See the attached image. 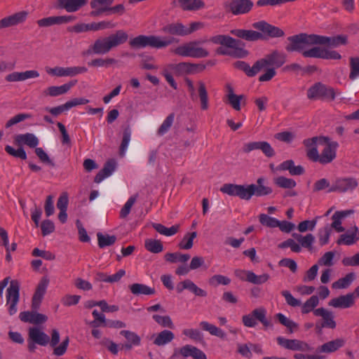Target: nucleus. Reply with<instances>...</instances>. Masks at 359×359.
<instances>
[{
    "label": "nucleus",
    "mask_w": 359,
    "mask_h": 359,
    "mask_svg": "<svg viewBox=\"0 0 359 359\" xmlns=\"http://www.w3.org/2000/svg\"><path fill=\"white\" fill-rule=\"evenodd\" d=\"M285 62V54L274 50L265 55L264 57L257 60L252 67L245 61H237L235 67L249 77H254L260 71L265 69V72L259 77V81L265 82L271 81L276 75V69L282 67Z\"/></svg>",
    "instance_id": "nucleus-1"
},
{
    "label": "nucleus",
    "mask_w": 359,
    "mask_h": 359,
    "mask_svg": "<svg viewBox=\"0 0 359 359\" xmlns=\"http://www.w3.org/2000/svg\"><path fill=\"white\" fill-rule=\"evenodd\" d=\"M288 43L285 50L289 52L301 51L308 46L317 45H327L330 47L336 48L340 45L347 43V37L344 35L336 36H326L316 34L299 33L287 37Z\"/></svg>",
    "instance_id": "nucleus-2"
},
{
    "label": "nucleus",
    "mask_w": 359,
    "mask_h": 359,
    "mask_svg": "<svg viewBox=\"0 0 359 359\" xmlns=\"http://www.w3.org/2000/svg\"><path fill=\"white\" fill-rule=\"evenodd\" d=\"M265 179L259 177L257 180V184H251L247 185L224 184L220 191L231 196H238L241 199L249 201L252 196H264L272 193V189L265 186Z\"/></svg>",
    "instance_id": "nucleus-3"
},
{
    "label": "nucleus",
    "mask_w": 359,
    "mask_h": 359,
    "mask_svg": "<svg viewBox=\"0 0 359 359\" xmlns=\"http://www.w3.org/2000/svg\"><path fill=\"white\" fill-rule=\"evenodd\" d=\"M179 40L172 36H161L156 35H139L129 41L133 48L140 49L146 47L161 49L178 43Z\"/></svg>",
    "instance_id": "nucleus-4"
},
{
    "label": "nucleus",
    "mask_w": 359,
    "mask_h": 359,
    "mask_svg": "<svg viewBox=\"0 0 359 359\" xmlns=\"http://www.w3.org/2000/svg\"><path fill=\"white\" fill-rule=\"evenodd\" d=\"M320 140L325 144L320 154H319L317 147H313L307 150V157L313 162H318L322 165L330 163L337 157L339 144L336 141H331L328 137H320Z\"/></svg>",
    "instance_id": "nucleus-5"
},
{
    "label": "nucleus",
    "mask_w": 359,
    "mask_h": 359,
    "mask_svg": "<svg viewBox=\"0 0 359 359\" xmlns=\"http://www.w3.org/2000/svg\"><path fill=\"white\" fill-rule=\"evenodd\" d=\"M13 143L15 146L18 147V149H15L10 145H6L5 147V151L13 157L19 158L22 160H26L27 154L22 146L25 144L30 148L36 149V146L39 143V140L33 133H27L25 134L15 135L14 137Z\"/></svg>",
    "instance_id": "nucleus-6"
},
{
    "label": "nucleus",
    "mask_w": 359,
    "mask_h": 359,
    "mask_svg": "<svg viewBox=\"0 0 359 359\" xmlns=\"http://www.w3.org/2000/svg\"><path fill=\"white\" fill-rule=\"evenodd\" d=\"M128 38V34L123 30H118L108 37L97 39L92 46V50L95 54H106L114 47L124 43Z\"/></svg>",
    "instance_id": "nucleus-7"
},
{
    "label": "nucleus",
    "mask_w": 359,
    "mask_h": 359,
    "mask_svg": "<svg viewBox=\"0 0 359 359\" xmlns=\"http://www.w3.org/2000/svg\"><path fill=\"white\" fill-rule=\"evenodd\" d=\"M205 41V40H194L189 41L177 47L174 49L173 53L182 57L193 58L206 57L210 55L209 51L201 46V44Z\"/></svg>",
    "instance_id": "nucleus-8"
},
{
    "label": "nucleus",
    "mask_w": 359,
    "mask_h": 359,
    "mask_svg": "<svg viewBox=\"0 0 359 359\" xmlns=\"http://www.w3.org/2000/svg\"><path fill=\"white\" fill-rule=\"evenodd\" d=\"M334 89L320 82L316 83L307 90V97L310 100L320 99L332 101L335 99Z\"/></svg>",
    "instance_id": "nucleus-9"
},
{
    "label": "nucleus",
    "mask_w": 359,
    "mask_h": 359,
    "mask_svg": "<svg viewBox=\"0 0 359 359\" xmlns=\"http://www.w3.org/2000/svg\"><path fill=\"white\" fill-rule=\"evenodd\" d=\"M301 53L304 57H313L321 58L325 60H340L341 55L336 50H331L326 48H323L320 46H313L310 49H303Z\"/></svg>",
    "instance_id": "nucleus-10"
},
{
    "label": "nucleus",
    "mask_w": 359,
    "mask_h": 359,
    "mask_svg": "<svg viewBox=\"0 0 359 359\" xmlns=\"http://www.w3.org/2000/svg\"><path fill=\"white\" fill-rule=\"evenodd\" d=\"M20 283L17 280H12L6 290V302L9 305L8 313L11 316L17 312V304L20 299Z\"/></svg>",
    "instance_id": "nucleus-11"
},
{
    "label": "nucleus",
    "mask_w": 359,
    "mask_h": 359,
    "mask_svg": "<svg viewBox=\"0 0 359 359\" xmlns=\"http://www.w3.org/2000/svg\"><path fill=\"white\" fill-rule=\"evenodd\" d=\"M358 185V181L354 177H341L334 182L328 192L345 193L352 191Z\"/></svg>",
    "instance_id": "nucleus-12"
},
{
    "label": "nucleus",
    "mask_w": 359,
    "mask_h": 359,
    "mask_svg": "<svg viewBox=\"0 0 359 359\" xmlns=\"http://www.w3.org/2000/svg\"><path fill=\"white\" fill-rule=\"evenodd\" d=\"M251 0H230L226 5L227 10L234 15L248 13L253 7Z\"/></svg>",
    "instance_id": "nucleus-13"
},
{
    "label": "nucleus",
    "mask_w": 359,
    "mask_h": 359,
    "mask_svg": "<svg viewBox=\"0 0 359 359\" xmlns=\"http://www.w3.org/2000/svg\"><path fill=\"white\" fill-rule=\"evenodd\" d=\"M60 337L58 330L53 329L51 332V338L48 343L50 344V346L53 348V354L56 356L63 355L66 353L69 343V337H66L62 343L57 346L60 341Z\"/></svg>",
    "instance_id": "nucleus-14"
},
{
    "label": "nucleus",
    "mask_w": 359,
    "mask_h": 359,
    "mask_svg": "<svg viewBox=\"0 0 359 359\" xmlns=\"http://www.w3.org/2000/svg\"><path fill=\"white\" fill-rule=\"evenodd\" d=\"M252 27L261 31L271 38H279L285 36V32L280 28L272 25L264 20L254 22Z\"/></svg>",
    "instance_id": "nucleus-15"
},
{
    "label": "nucleus",
    "mask_w": 359,
    "mask_h": 359,
    "mask_svg": "<svg viewBox=\"0 0 359 359\" xmlns=\"http://www.w3.org/2000/svg\"><path fill=\"white\" fill-rule=\"evenodd\" d=\"M276 340L280 346L289 350L299 351H310L313 350L307 343L299 339H289L283 337H278Z\"/></svg>",
    "instance_id": "nucleus-16"
},
{
    "label": "nucleus",
    "mask_w": 359,
    "mask_h": 359,
    "mask_svg": "<svg viewBox=\"0 0 359 359\" xmlns=\"http://www.w3.org/2000/svg\"><path fill=\"white\" fill-rule=\"evenodd\" d=\"M28 15L27 11H21L2 18L0 20V29L24 23Z\"/></svg>",
    "instance_id": "nucleus-17"
},
{
    "label": "nucleus",
    "mask_w": 359,
    "mask_h": 359,
    "mask_svg": "<svg viewBox=\"0 0 359 359\" xmlns=\"http://www.w3.org/2000/svg\"><path fill=\"white\" fill-rule=\"evenodd\" d=\"M49 283V279L44 276L43 277L36 286L34 294L32 299V310H38L40 307L41 301L46 294L47 287Z\"/></svg>",
    "instance_id": "nucleus-18"
},
{
    "label": "nucleus",
    "mask_w": 359,
    "mask_h": 359,
    "mask_svg": "<svg viewBox=\"0 0 359 359\" xmlns=\"http://www.w3.org/2000/svg\"><path fill=\"white\" fill-rule=\"evenodd\" d=\"M77 83L76 80L71 81L60 86H52L43 90L44 97H57L67 93Z\"/></svg>",
    "instance_id": "nucleus-19"
},
{
    "label": "nucleus",
    "mask_w": 359,
    "mask_h": 359,
    "mask_svg": "<svg viewBox=\"0 0 359 359\" xmlns=\"http://www.w3.org/2000/svg\"><path fill=\"white\" fill-rule=\"evenodd\" d=\"M230 33L248 41H256L264 39L262 33L251 29H231Z\"/></svg>",
    "instance_id": "nucleus-20"
},
{
    "label": "nucleus",
    "mask_w": 359,
    "mask_h": 359,
    "mask_svg": "<svg viewBox=\"0 0 359 359\" xmlns=\"http://www.w3.org/2000/svg\"><path fill=\"white\" fill-rule=\"evenodd\" d=\"M161 32L165 34H168V36H185V25L180 22H171L165 25L161 28Z\"/></svg>",
    "instance_id": "nucleus-21"
},
{
    "label": "nucleus",
    "mask_w": 359,
    "mask_h": 359,
    "mask_svg": "<svg viewBox=\"0 0 359 359\" xmlns=\"http://www.w3.org/2000/svg\"><path fill=\"white\" fill-rule=\"evenodd\" d=\"M19 318L22 322L32 324L43 323L48 319L46 316L37 313L36 310L21 312L19 315Z\"/></svg>",
    "instance_id": "nucleus-22"
},
{
    "label": "nucleus",
    "mask_w": 359,
    "mask_h": 359,
    "mask_svg": "<svg viewBox=\"0 0 359 359\" xmlns=\"http://www.w3.org/2000/svg\"><path fill=\"white\" fill-rule=\"evenodd\" d=\"M210 42L214 44H219L227 48H236L237 46H241L243 43L236 40L234 38L224 34L215 35L210 38Z\"/></svg>",
    "instance_id": "nucleus-23"
},
{
    "label": "nucleus",
    "mask_w": 359,
    "mask_h": 359,
    "mask_svg": "<svg viewBox=\"0 0 359 359\" xmlns=\"http://www.w3.org/2000/svg\"><path fill=\"white\" fill-rule=\"evenodd\" d=\"M313 314L316 316H320L323 319L321 327H329L334 329L336 327V322L334 320V315L332 311H327L324 308H318L314 310Z\"/></svg>",
    "instance_id": "nucleus-24"
},
{
    "label": "nucleus",
    "mask_w": 359,
    "mask_h": 359,
    "mask_svg": "<svg viewBox=\"0 0 359 359\" xmlns=\"http://www.w3.org/2000/svg\"><path fill=\"white\" fill-rule=\"evenodd\" d=\"M354 304V294L348 293L346 295H341L337 298H333L328 303L329 306L341 309L350 308Z\"/></svg>",
    "instance_id": "nucleus-25"
},
{
    "label": "nucleus",
    "mask_w": 359,
    "mask_h": 359,
    "mask_svg": "<svg viewBox=\"0 0 359 359\" xmlns=\"http://www.w3.org/2000/svg\"><path fill=\"white\" fill-rule=\"evenodd\" d=\"M29 339L40 346H46L48 345L49 336L37 327H30L28 333Z\"/></svg>",
    "instance_id": "nucleus-26"
},
{
    "label": "nucleus",
    "mask_w": 359,
    "mask_h": 359,
    "mask_svg": "<svg viewBox=\"0 0 359 359\" xmlns=\"http://www.w3.org/2000/svg\"><path fill=\"white\" fill-rule=\"evenodd\" d=\"M116 163L114 159H109L103 168L97 172L94 178L95 183L101 182L104 179L110 176L116 169Z\"/></svg>",
    "instance_id": "nucleus-27"
},
{
    "label": "nucleus",
    "mask_w": 359,
    "mask_h": 359,
    "mask_svg": "<svg viewBox=\"0 0 359 359\" xmlns=\"http://www.w3.org/2000/svg\"><path fill=\"white\" fill-rule=\"evenodd\" d=\"M359 240V230L357 226L354 225L347 233L340 236L337 241L338 245L345 244L351 245Z\"/></svg>",
    "instance_id": "nucleus-28"
},
{
    "label": "nucleus",
    "mask_w": 359,
    "mask_h": 359,
    "mask_svg": "<svg viewBox=\"0 0 359 359\" xmlns=\"http://www.w3.org/2000/svg\"><path fill=\"white\" fill-rule=\"evenodd\" d=\"M86 4V0H58L57 7L67 12H75Z\"/></svg>",
    "instance_id": "nucleus-29"
},
{
    "label": "nucleus",
    "mask_w": 359,
    "mask_h": 359,
    "mask_svg": "<svg viewBox=\"0 0 359 359\" xmlns=\"http://www.w3.org/2000/svg\"><path fill=\"white\" fill-rule=\"evenodd\" d=\"M279 170H288L291 175H302L304 173L305 170L302 165H294L292 160H287L281 163L278 166Z\"/></svg>",
    "instance_id": "nucleus-30"
},
{
    "label": "nucleus",
    "mask_w": 359,
    "mask_h": 359,
    "mask_svg": "<svg viewBox=\"0 0 359 359\" xmlns=\"http://www.w3.org/2000/svg\"><path fill=\"white\" fill-rule=\"evenodd\" d=\"M178 3L183 11H196L205 7L202 0H178Z\"/></svg>",
    "instance_id": "nucleus-31"
},
{
    "label": "nucleus",
    "mask_w": 359,
    "mask_h": 359,
    "mask_svg": "<svg viewBox=\"0 0 359 359\" xmlns=\"http://www.w3.org/2000/svg\"><path fill=\"white\" fill-rule=\"evenodd\" d=\"M246 273V280L256 285H260L266 283L270 278L268 273H263L260 276L256 275L254 272L248 271H236V275L238 276V273Z\"/></svg>",
    "instance_id": "nucleus-32"
},
{
    "label": "nucleus",
    "mask_w": 359,
    "mask_h": 359,
    "mask_svg": "<svg viewBox=\"0 0 359 359\" xmlns=\"http://www.w3.org/2000/svg\"><path fill=\"white\" fill-rule=\"evenodd\" d=\"M174 338L175 334L172 332L164 330L156 335L153 343L156 346H161L170 343Z\"/></svg>",
    "instance_id": "nucleus-33"
},
{
    "label": "nucleus",
    "mask_w": 359,
    "mask_h": 359,
    "mask_svg": "<svg viewBox=\"0 0 359 359\" xmlns=\"http://www.w3.org/2000/svg\"><path fill=\"white\" fill-rule=\"evenodd\" d=\"M344 344L345 341L343 339H336L320 346L318 351L323 353H332L344 346Z\"/></svg>",
    "instance_id": "nucleus-34"
},
{
    "label": "nucleus",
    "mask_w": 359,
    "mask_h": 359,
    "mask_svg": "<svg viewBox=\"0 0 359 359\" xmlns=\"http://www.w3.org/2000/svg\"><path fill=\"white\" fill-rule=\"evenodd\" d=\"M130 292L135 295H151L155 294V289L141 283H134L129 286Z\"/></svg>",
    "instance_id": "nucleus-35"
},
{
    "label": "nucleus",
    "mask_w": 359,
    "mask_h": 359,
    "mask_svg": "<svg viewBox=\"0 0 359 359\" xmlns=\"http://www.w3.org/2000/svg\"><path fill=\"white\" fill-rule=\"evenodd\" d=\"M197 86L201 108L202 110H207L208 109V95L205 84L203 81H199L197 83Z\"/></svg>",
    "instance_id": "nucleus-36"
},
{
    "label": "nucleus",
    "mask_w": 359,
    "mask_h": 359,
    "mask_svg": "<svg viewBox=\"0 0 359 359\" xmlns=\"http://www.w3.org/2000/svg\"><path fill=\"white\" fill-rule=\"evenodd\" d=\"M199 325L203 330L208 332L211 335L221 339H224L226 337V334L222 330L207 321H201Z\"/></svg>",
    "instance_id": "nucleus-37"
},
{
    "label": "nucleus",
    "mask_w": 359,
    "mask_h": 359,
    "mask_svg": "<svg viewBox=\"0 0 359 359\" xmlns=\"http://www.w3.org/2000/svg\"><path fill=\"white\" fill-rule=\"evenodd\" d=\"M347 215V212L344 211H337L332 216V223L330 226L331 230L334 229L337 232H343L345 229L341 226V219Z\"/></svg>",
    "instance_id": "nucleus-38"
},
{
    "label": "nucleus",
    "mask_w": 359,
    "mask_h": 359,
    "mask_svg": "<svg viewBox=\"0 0 359 359\" xmlns=\"http://www.w3.org/2000/svg\"><path fill=\"white\" fill-rule=\"evenodd\" d=\"M276 318L281 325L287 328L289 333L292 334L298 330V324L285 316L283 313H277Z\"/></svg>",
    "instance_id": "nucleus-39"
},
{
    "label": "nucleus",
    "mask_w": 359,
    "mask_h": 359,
    "mask_svg": "<svg viewBox=\"0 0 359 359\" xmlns=\"http://www.w3.org/2000/svg\"><path fill=\"white\" fill-rule=\"evenodd\" d=\"M152 227L159 233L166 236H171L177 233L179 231V225H173L170 228L165 227L164 225L158 223H153Z\"/></svg>",
    "instance_id": "nucleus-40"
},
{
    "label": "nucleus",
    "mask_w": 359,
    "mask_h": 359,
    "mask_svg": "<svg viewBox=\"0 0 359 359\" xmlns=\"http://www.w3.org/2000/svg\"><path fill=\"white\" fill-rule=\"evenodd\" d=\"M98 246L100 248H104L107 246L114 245L116 241V236L114 235L110 236L108 234H102L100 232L97 233Z\"/></svg>",
    "instance_id": "nucleus-41"
},
{
    "label": "nucleus",
    "mask_w": 359,
    "mask_h": 359,
    "mask_svg": "<svg viewBox=\"0 0 359 359\" xmlns=\"http://www.w3.org/2000/svg\"><path fill=\"white\" fill-rule=\"evenodd\" d=\"M145 248L152 253H159L163 250V245L161 241L156 239H147L144 242Z\"/></svg>",
    "instance_id": "nucleus-42"
},
{
    "label": "nucleus",
    "mask_w": 359,
    "mask_h": 359,
    "mask_svg": "<svg viewBox=\"0 0 359 359\" xmlns=\"http://www.w3.org/2000/svg\"><path fill=\"white\" fill-rule=\"evenodd\" d=\"M355 278L354 273H348L344 278L332 283L333 288L344 289L347 288Z\"/></svg>",
    "instance_id": "nucleus-43"
},
{
    "label": "nucleus",
    "mask_w": 359,
    "mask_h": 359,
    "mask_svg": "<svg viewBox=\"0 0 359 359\" xmlns=\"http://www.w3.org/2000/svg\"><path fill=\"white\" fill-rule=\"evenodd\" d=\"M130 136H131V130L129 126H127L123 130V138L122 141L119 147V155L121 156H124L126 151L127 150L128 144L130 140Z\"/></svg>",
    "instance_id": "nucleus-44"
},
{
    "label": "nucleus",
    "mask_w": 359,
    "mask_h": 359,
    "mask_svg": "<svg viewBox=\"0 0 359 359\" xmlns=\"http://www.w3.org/2000/svg\"><path fill=\"white\" fill-rule=\"evenodd\" d=\"M319 299L316 295L311 296L307 299L302 306V313L304 314L309 313L313 311L314 309L318 305Z\"/></svg>",
    "instance_id": "nucleus-45"
},
{
    "label": "nucleus",
    "mask_w": 359,
    "mask_h": 359,
    "mask_svg": "<svg viewBox=\"0 0 359 359\" xmlns=\"http://www.w3.org/2000/svg\"><path fill=\"white\" fill-rule=\"evenodd\" d=\"M332 233L330 224L325 225L323 228L320 229L318 233L319 244L323 246L329 243L330 236Z\"/></svg>",
    "instance_id": "nucleus-46"
},
{
    "label": "nucleus",
    "mask_w": 359,
    "mask_h": 359,
    "mask_svg": "<svg viewBox=\"0 0 359 359\" xmlns=\"http://www.w3.org/2000/svg\"><path fill=\"white\" fill-rule=\"evenodd\" d=\"M276 185L283 189H292L296 187V182L290 178L280 176L274 179Z\"/></svg>",
    "instance_id": "nucleus-47"
},
{
    "label": "nucleus",
    "mask_w": 359,
    "mask_h": 359,
    "mask_svg": "<svg viewBox=\"0 0 359 359\" xmlns=\"http://www.w3.org/2000/svg\"><path fill=\"white\" fill-rule=\"evenodd\" d=\"M174 119H175V114L174 113L170 114L165 118V119L163 121V122L161 125V126L158 128L157 134L160 136H162V135H165L167 132H168V130L172 126Z\"/></svg>",
    "instance_id": "nucleus-48"
},
{
    "label": "nucleus",
    "mask_w": 359,
    "mask_h": 359,
    "mask_svg": "<svg viewBox=\"0 0 359 359\" xmlns=\"http://www.w3.org/2000/svg\"><path fill=\"white\" fill-rule=\"evenodd\" d=\"M196 236L197 233L196 231L186 233L181 242L179 243V248L183 250L191 249L193 246V241Z\"/></svg>",
    "instance_id": "nucleus-49"
},
{
    "label": "nucleus",
    "mask_w": 359,
    "mask_h": 359,
    "mask_svg": "<svg viewBox=\"0 0 359 359\" xmlns=\"http://www.w3.org/2000/svg\"><path fill=\"white\" fill-rule=\"evenodd\" d=\"M266 310L263 308L255 309L253 310V314L256 316L257 320L261 322L265 327H271V322L266 318Z\"/></svg>",
    "instance_id": "nucleus-50"
},
{
    "label": "nucleus",
    "mask_w": 359,
    "mask_h": 359,
    "mask_svg": "<svg viewBox=\"0 0 359 359\" xmlns=\"http://www.w3.org/2000/svg\"><path fill=\"white\" fill-rule=\"evenodd\" d=\"M231 283V279L222 275H214L208 280L210 285L217 287L219 285H227Z\"/></svg>",
    "instance_id": "nucleus-51"
},
{
    "label": "nucleus",
    "mask_w": 359,
    "mask_h": 359,
    "mask_svg": "<svg viewBox=\"0 0 359 359\" xmlns=\"http://www.w3.org/2000/svg\"><path fill=\"white\" fill-rule=\"evenodd\" d=\"M350 69L349 79L354 80L359 76V57H350Z\"/></svg>",
    "instance_id": "nucleus-52"
},
{
    "label": "nucleus",
    "mask_w": 359,
    "mask_h": 359,
    "mask_svg": "<svg viewBox=\"0 0 359 359\" xmlns=\"http://www.w3.org/2000/svg\"><path fill=\"white\" fill-rule=\"evenodd\" d=\"M120 334L123 336L128 342L132 343L134 346H139L141 343L140 337L134 332L129 330H121Z\"/></svg>",
    "instance_id": "nucleus-53"
},
{
    "label": "nucleus",
    "mask_w": 359,
    "mask_h": 359,
    "mask_svg": "<svg viewBox=\"0 0 359 359\" xmlns=\"http://www.w3.org/2000/svg\"><path fill=\"white\" fill-rule=\"evenodd\" d=\"M137 198V194L132 196L129 198L127 202L125 203L123 207L121 208L120 211V217L126 218L130 212L131 208L136 202Z\"/></svg>",
    "instance_id": "nucleus-54"
},
{
    "label": "nucleus",
    "mask_w": 359,
    "mask_h": 359,
    "mask_svg": "<svg viewBox=\"0 0 359 359\" xmlns=\"http://www.w3.org/2000/svg\"><path fill=\"white\" fill-rule=\"evenodd\" d=\"M259 222L267 227L275 228L279 225V220L266 214L259 215Z\"/></svg>",
    "instance_id": "nucleus-55"
},
{
    "label": "nucleus",
    "mask_w": 359,
    "mask_h": 359,
    "mask_svg": "<svg viewBox=\"0 0 359 359\" xmlns=\"http://www.w3.org/2000/svg\"><path fill=\"white\" fill-rule=\"evenodd\" d=\"M153 319L161 326L172 329L174 327L173 323L169 316H161L155 314L152 316Z\"/></svg>",
    "instance_id": "nucleus-56"
},
{
    "label": "nucleus",
    "mask_w": 359,
    "mask_h": 359,
    "mask_svg": "<svg viewBox=\"0 0 359 359\" xmlns=\"http://www.w3.org/2000/svg\"><path fill=\"white\" fill-rule=\"evenodd\" d=\"M187 290L197 297H205L208 293L205 290L198 287L192 280L188 279Z\"/></svg>",
    "instance_id": "nucleus-57"
},
{
    "label": "nucleus",
    "mask_w": 359,
    "mask_h": 359,
    "mask_svg": "<svg viewBox=\"0 0 359 359\" xmlns=\"http://www.w3.org/2000/svg\"><path fill=\"white\" fill-rule=\"evenodd\" d=\"M32 116L30 114H18L14 116L13 117H12L10 120H8L6 123L5 126L6 128H8L15 124H17V123H18L21 121H23L26 119L32 118Z\"/></svg>",
    "instance_id": "nucleus-58"
},
{
    "label": "nucleus",
    "mask_w": 359,
    "mask_h": 359,
    "mask_svg": "<svg viewBox=\"0 0 359 359\" xmlns=\"http://www.w3.org/2000/svg\"><path fill=\"white\" fill-rule=\"evenodd\" d=\"M334 257V252L329 251L325 252L318 261V264L320 266H332L333 263V259Z\"/></svg>",
    "instance_id": "nucleus-59"
},
{
    "label": "nucleus",
    "mask_w": 359,
    "mask_h": 359,
    "mask_svg": "<svg viewBox=\"0 0 359 359\" xmlns=\"http://www.w3.org/2000/svg\"><path fill=\"white\" fill-rule=\"evenodd\" d=\"M40 27H47L53 25H60L58 16L44 18L36 21Z\"/></svg>",
    "instance_id": "nucleus-60"
},
{
    "label": "nucleus",
    "mask_w": 359,
    "mask_h": 359,
    "mask_svg": "<svg viewBox=\"0 0 359 359\" xmlns=\"http://www.w3.org/2000/svg\"><path fill=\"white\" fill-rule=\"evenodd\" d=\"M116 62V60L114 58H107V59H102V58H97L91 60L88 62V65L92 67H107L110 65L115 64Z\"/></svg>",
    "instance_id": "nucleus-61"
},
{
    "label": "nucleus",
    "mask_w": 359,
    "mask_h": 359,
    "mask_svg": "<svg viewBox=\"0 0 359 359\" xmlns=\"http://www.w3.org/2000/svg\"><path fill=\"white\" fill-rule=\"evenodd\" d=\"M114 25L109 21H101L99 22L89 23V31H97L105 29L108 28H112Z\"/></svg>",
    "instance_id": "nucleus-62"
},
{
    "label": "nucleus",
    "mask_w": 359,
    "mask_h": 359,
    "mask_svg": "<svg viewBox=\"0 0 359 359\" xmlns=\"http://www.w3.org/2000/svg\"><path fill=\"white\" fill-rule=\"evenodd\" d=\"M192 346L191 345H185L180 348L179 350H175L173 354L170 356V359H175L178 354L184 357H189L192 355Z\"/></svg>",
    "instance_id": "nucleus-63"
},
{
    "label": "nucleus",
    "mask_w": 359,
    "mask_h": 359,
    "mask_svg": "<svg viewBox=\"0 0 359 359\" xmlns=\"http://www.w3.org/2000/svg\"><path fill=\"white\" fill-rule=\"evenodd\" d=\"M193 67L191 65V63L183 62H180L177 65H175L173 67V69L175 71V72L178 73L179 74H191L192 70L190 69V67Z\"/></svg>",
    "instance_id": "nucleus-64"
}]
</instances>
